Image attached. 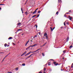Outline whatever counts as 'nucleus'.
Returning a JSON list of instances; mask_svg holds the SVG:
<instances>
[{
  "mask_svg": "<svg viewBox=\"0 0 73 73\" xmlns=\"http://www.w3.org/2000/svg\"><path fill=\"white\" fill-rule=\"evenodd\" d=\"M55 28V27H54L53 29H52V27H50V29L51 31L52 32L53 31V30Z\"/></svg>",
  "mask_w": 73,
  "mask_h": 73,
  "instance_id": "1",
  "label": "nucleus"
},
{
  "mask_svg": "<svg viewBox=\"0 0 73 73\" xmlns=\"http://www.w3.org/2000/svg\"><path fill=\"white\" fill-rule=\"evenodd\" d=\"M68 19H69V20H72V17H70V16H69L68 17Z\"/></svg>",
  "mask_w": 73,
  "mask_h": 73,
  "instance_id": "2",
  "label": "nucleus"
},
{
  "mask_svg": "<svg viewBox=\"0 0 73 73\" xmlns=\"http://www.w3.org/2000/svg\"><path fill=\"white\" fill-rule=\"evenodd\" d=\"M69 39V36H68L66 38V42H68Z\"/></svg>",
  "mask_w": 73,
  "mask_h": 73,
  "instance_id": "3",
  "label": "nucleus"
},
{
  "mask_svg": "<svg viewBox=\"0 0 73 73\" xmlns=\"http://www.w3.org/2000/svg\"><path fill=\"white\" fill-rule=\"evenodd\" d=\"M53 63L55 65L57 66L58 65V63H56V62H54Z\"/></svg>",
  "mask_w": 73,
  "mask_h": 73,
  "instance_id": "4",
  "label": "nucleus"
},
{
  "mask_svg": "<svg viewBox=\"0 0 73 73\" xmlns=\"http://www.w3.org/2000/svg\"><path fill=\"white\" fill-rule=\"evenodd\" d=\"M31 52H29L28 53H27L25 55V56H28V55H29L30 53H31Z\"/></svg>",
  "mask_w": 73,
  "mask_h": 73,
  "instance_id": "5",
  "label": "nucleus"
},
{
  "mask_svg": "<svg viewBox=\"0 0 73 73\" xmlns=\"http://www.w3.org/2000/svg\"><path fill=\"white\" fill-rule=\"evenodd\" d=\"M37 12V11L36 10H35L34 12L33 13V14H35V13H36V12Z\"/></svg>",
  "mask_w": 73,
  "mask_h": 73,
  "instance_id": "6",
  "label": "nucleus"
},
{
  "mask_svg": "<svg viewBox=\"0 0 73 73\" xmlns=\"http://www.w3.org/2000/svg\"><path fill=\"white\" fill-rule=\"evenodd\" d=\"M58 3H62V1H61V0H58Z\"/></svg>",
  "mask_w": 73,
  "mask_h": 73,
  "instance_id": "7",
  "label": "nucleus"
},
{
  "mask_svg": "<svg viewBox=\"0 0 73 73\" xmlns=\"http://www.w3.org/2000/svg\"><path fill=\"white\" fill-rule=\"evenodd\" d=\"M27 53V51H25L24 52L23 54V55H25V54Z\"/></svg>",
  "mask_w": 73,
  "mask_h": 73,
  "instance_id": "8",
  "label": "nucleus"
},
{
  "mask_svg": "<svg viewBox=\"0 0 73 73\" xmlns=\"http://www.w3.org/2000/svg\"><path fill=\"white\" fill-rule=\"evenodd\" d=\"M12 37H10L9 38H8V39L9 40H11V39H12Z\"/></svg>",
  "mask_w": 73,
  "mask_h": 73,
  "instance_id": "9",
  "label": "nucleus"
},
{
  "mask_svg": "<svg viewBox=\"0 0 73 73\" xmlns=\"http://www.w3.org/2000/svg\"><path fill=\"white\" fill-rule=\"evenodd\" d=\"M21 25V23L20 22L17 23V25Z\"/></svg>",
  "mask_w": 73,
  "mask_h": 73,
  "instance_id": "10",
  "label": "nucleus"
},
{
  "mask_svg": "<svg viewBox=\"0 0 73 73\" xmlns=\"http://www.w3.org/2000/svg\"><path fill=\"white\" fill-rule=\"evenodd\" d=\"M51 65V64L50 63V62H48V65L49 66V65Z\"/></svg>",
  "mask_w": 73,
  "mask_h": 73,
  "instance_id": "11",
  "label": "nucleus"
},
{
  "mask_svg": "<svg viewBox=\"0 0 73 73\" xmlns=\"http://www.w3.org/2000/svg\"><path fill=\"white\" fill-rule=\"evenodd\" d=\"M44 36H47V33H45L44 34Z\"/></svg>",
  "mask_w": 73,
  "mask_h": 73,
  "instance_id": "12",
  "label": "nucleus"
},
{
  "mask_svg": "<svg viewBox=\"0 0 73 73\" xmlns=\"http://www.w3.org/2000/svg\"><path fill=\"white\" fill-rule=\"evenodd\" d=\"M7 43H5L4 44L5 47H6L7 46Z\"/></svg>",
  "mask_w": 73,
  "mask_h": 73,
  "instance_id": "13",
  "label": "nucleus"
},
{
  "mask_svg": "<svg viewBox=\"0 0 73 73\" xmlns=\"http://www.w3.org/2000/svg\"><path fill=\"white\" fill-rule=\"evenodd\" d=\"M63 53H66V50H64V51H63Z\"/></svg>",
  "mask_w": 73,
  "mask_h": 73,
  "instance_id": "14",
  "label": "nucleus"
},
{
  "mask_svg": "<svg viewBox=\"0 0 73 73\" xmlns=\"http://www.w3.org/2000/svg\"><path fill=\"white\" fill-rule=\"evenodd\" d=\"M56 14L57 15H58V11H57L56 13Z\"/></svg>",
  "mask_w": 73,
  "mask_h": 73,
  "instance_id": "15",
  "label": "nucleus"
},
{
  "mask_svg": "<svg viewBox=\"0 0 73 73\" xmlns=\"http://www.w3.org/2000/svg\"><path fill=\"white\" fill-rule=\"evenodd\" d=\"M30 52H31V53H33L35 52V51L33 52L30 51Z\"/></svg>",
  "mask_w": 73,
  "mask_h": 73,
  "instance_id": "16",
  "label": "nucleus"
},
{
  "mask_svg": "<svg viewBox=\"0 0 73 73\" xmlns=\"http://www.w3.org/2000/svg\"><path fill=\"white\" fill-rule=\"evenodd\" d=\"M46 43H47V42H46L45 43H44V44L43 45V46H44V45H46Z\"/></svg>",
  "mask_w": 73,
  "mask_h": 73,
  "instance_id": "17",
  "label": "nucleus"
},
{
  "mask_svg": "<svg viewBox=\"0 0 73 73\" xmlns=\"http://www.w3.org/2000/svg\"><path fill=\"white\" fill-rule=\"evenodd\" d=\"M73 47V46H72V45H71L70 46V49L71 48H72Z\"/></svg>",
  "mask_w": 73,
  "mask_h": 73,
  "instance_id": "18",
  "label": "nucleus"
},
{
  "mask_svg": "<svg viewBox=\"0 0 73 73\" xmlns=\"http://www.w3.org/2000/svg\"><path fill=\"white\" fill-rule=\"evenodd\" d=\"M23 66H25V63H23L22 64Z\"/></svg>",
  "mask_w": 73,
  "mask_h": 73,
  "instance_id": "19",
  "label": "nucleus"
},
{
  "mask_svg": "<svg viewBox=\"0 0 73 73\" xmlns=\"http://www.w3.org/2000/svg\"><path fill=\"white\" fill-rule=\"evenodd\" d=\"M42 55L43 56H45V54H44V53H42Z\"/></svg>",
  "mask_w": 73,
  "mask_h": 73,
  "instance_id": "20",
  "label": "nucleus"
},
{
  "mask_svg": "<svg viewBox=\"0 0 73 73\" xmlns=\"http://www.w3.org/2000/svg\"><path fill=\"white\" fill-rule=\"evenodd\" d=\"M25 13L26 15H28V12L26 11Z\"/></svg>",
  "mask_w": 73,
  "mask_h": 73,
  "instance_id": "21",
  "label": "nucleus"
},
{
  "mask_svg": "<svg viewBox=\"0 0 73 73\" xmlns=\"http://www.w3.org/2000/svg\"><path fill=\"white\" fill-rule=\"evenodd\" d=\"M37 44H35V45H33V46L34 47V46H36V45H37Z\"/></svg>",
  "mask_w": 73,
  "mask_h": 73,
  "instance_id": "22",
  "label": "nucleus"
},
{
  "mask_svg": "<svg viewBox=\"0 0 73 73\" xmlns=\"http://www.w3.org/2000/svg\"><path fill=\"white\" fill-rule=\"evenodd\" d=\"M36 16V15H35L33 16L32 17V18H33V17H35V16Z\"/></svg>",
  "mask_w": 73,
  "mask_h": 73,
  "instance_id": "23",
  "label": "nucleus"
},
{
  "mask_svg": "<svg viewBox=\"0 0 73 73\" xmlns=\"http://www.w3.org/2000/svg\"><path fill=\"white\" fill-rule=\"evenodd\" d=\"M21 30H22V29H19L17 30V31L18 32V31H21Z\"/></svg>",
  "mask_w": 73,
  "mask_h": 73,
  "instance_id": "24",
  "label": "nucleus"
},
{
  "mask_svg": "<svg viewBox=\"0 0 73 73\" xmlns=\"http://www.w3.org/2000/svg\"><path fill=\"white\" fill-rule=\"evenodd\" d=\"M16 70H19V68H16Z\"/></svg>",
  "mask_w": 73,
  "mask_h": 73,
  "instance_id": "25",
  "label": "nucleus"
},
{
  "mask_svg": "<svg viewBox=\"0 0 73 73\" xmlns=\"http://www.w3.org/2000/svg\"><path fill=\"white\" fill-rule=\"evenodd\" d=\"M35 26H36V28H37V25H35Z\"/></svg>",
  "mask_w": 73,
  "mask_h": 73,
  "instance_id": "26",
  "label": "nucleus"
},
{
  "mask_svg": "<svg viewBox=\"0 0 73 73\" xmlns=\"http://www.w3.org/2000/svg\"><path fill=\"white\" fill-rule=\"evenodd\" d=\"M41 12V11H38V13H40Z\"/></svg>",
  "mask_w": 73,
  "mask_h": 73,
  "instance_id": "27",
  "label": "nucleus"
},
{
  "mask_svg": "<svg viewBox=\"0 0 73 73\" xmlns=\"http://www.w3.org/2000/svg\"><path fill=\"white\" fill-rule=\"evenodd\" d=\"M30 48V46H29V47H28V48H26V50H27V49H28V48Z\"/></svg>",
  "mask_w": 73,
  "mask_h": 73,
  "instance_id": "28",
  "label": "nucleus"
},
{
  "mask_svg": "<svg viewBox=\"0 0 73 73\" xmlns=\"http://www.w3.org/2000/svg\"><path fill=\"white\" fill-rule=\"evenodd\" d=\"M39 16H40V14L38 15L37 17H36V18H37V17H39Z\"/></svg>",
  "mask_w": 73,
  "mask_h": 73,
  "instance_id": "29",
  "label": "nucleus"
},
{
  "mask_svg": "<svg viewBox=\"0 0 73 73\" xmlns=\"http://www.w3.org/2000/svg\"><path fill=\"white\" fill-rule=\"evenodd\" d=\"M46 38L47 39H48V36L47 35L46 36Z\"/></svg>",
  "mask_w": 73,
  "mask_h": 73,
  "instance_id": "30",
  "label": "nucleus"
},
{
  "mask_svg": "<svg viewBox=\"0 0 73 73\" xmlns=\"http://www.w3.org/2000/svg\"><path fill=\"white\" fill-rule=\"evenodd\" d=\"M66 24L67 25H69V22H67L66 23Z\"/></svg>",
  "mask_w": 73,
  "mask_h": 73,
  "instance_id": "31",
  "label": "nucleus"
},
{
  "mask_svg": "<svg viewBox=\"0 0 73 73\" xmlns=\"http://www.w3.org/2000/svg\"><path fill=\"white\" fill-rule=\"evenodd\" d=\"M31 54V55H30V56H30V57H31V56H32V55H33V54Z\"/></svg>",
  "mask_w": 73,
  "mask_h": 73,
  "instance_id": "32",
  "label": "nucleus"
},
{
  "mask_svg": "<svg viewBox=\"0 0 73 73\" xmlns=\"http://www.w3.org/2000/svg\"><path fill=\"white\" fill-rule=\"evenodd\" d=\"M30 57H31L30 56H28L27 57V58H29Z\"/></svg>",
  "mask_w": 73,
  "mask_h": 73,
  "instance_id": "33",
  "label": "nucleus"
},
{
  "mask_svg": "<svg viewBox=\"0 0 73 73\" xmlns=\"http://www.w3.org/2000/svg\"><path fill=\"white\" fill-rule=\"evenodd\" d=\"M64 25H65V26H66V25H65V22H64Z\"/></svg>",
  "mask_w": 73,
  "mask_h": 73,
  "instance_id": "34",
  "label": "nucleus"
},
{
  "mask_svg": "<svg viewBox=\"0 0 73 73\" xmlns=\"http://www.w3.org/2000/svg\"><path fill=\"white\" fill-rule=\"evenodd\" d=\"M49 71H50L51 72L52 71V69H50Z\"/></svg>",
  "mask_w": 73,
  "mask_h": 73,
  "instance_id": "35",
  "label": "nucleus"
},
{
  "mask_svg": "<svg viewBox=\"0 0 73 73\" xmlns=\"http://www.w3.org/2000/svg\"><path fill=\"white\" fill-rule=\"evenodd\" d=\"M44 71H45L46 70V68H44Z\"/></svg>",
  "mask_w": 73,
  "mask_h": 73,
  "instance_id": "36",
  "label": "nucleus"
},
{
  "mask_svg": "<svg viewBox=\"0 0 73 73\" xmlns=\"http://www.w3.org/2000/svg\"><path fill=\"white\" fill-rule=\"evenodd\" d=\"M29 42V40H28V41H27V43H28V42Z\"/></svg>",
  "mask_w": 73,
  "mask_h": 73,
  "instance_id": "37",
  "label": "nucleus"
},
{
  "mask_svg": "<svg viewBox=\"0 0 73 73\" xmlns=\"http://www.w3.org/2000/svg\"><path fill=\"white\" fill-rule=\"evenodd\" d=\"M27 44H28V43H26V44H25V46H27Z\"/></svg>",
  "mask_w": 73,
  "mask_h": 73,
  "instance_id": "38",
  "label": "nucleus"
},
{
  "mask_svg": "<svg viewBox=\"0 0 73 73\" xmlns=\"http://www.w3.org/2000/svg\"><path fill=\"white\" fill-rule=\"evenodd\" d=\"M5 5V4H0V5Z\"/></svg>",
  "mask_w": 73,
  "mask_h": 73,
  "instance_id": "39",
  "label": "nucleus"
},
{
  "mask_svg": "<svg viewBox=\"0 0 73 73\" xmlns=\"http://www.w3.org/2000/svg\"><path fill=\"white\" fill-rule=\"evenodd\" d=\"M69 12H67V13H66V14H69Z\"/></svg>",
  "mask_w": 73,
  "mask_h": 73,
  "instance_id": "40",
  "label": "nucleus"
},
{
  "mask_svg": "<svg viewBox=\"0 0 73 73\" xmlns=\"http://www.w3.org/2000/svg\"><path fill=\"white\" fill-rule=\"evenodd\" d=\"M7 73H12V72H7Z\"/></svg>",
  "mask_w": 73,
  "mask_h": 73,
  "instance_id": "41",
  "label": "nucleus"
},
{
  "mask_svg": "<svg viewBox=\"0 0 73 73\" xmlns=\"http://www.w3.org/2000/svg\"><path fill=\"white\" fill-rule=\"evenodd\" d=\"M21 11H22V13H23V10H22V8H21Z\"/></svg>",
  "mask_w": 73,
  "mask_h": 73,
  "instance_id": "42",
  "label": "nucleus"
},
{
  "mask_svg": "<svg viewBox=\"0 0 73 73\" xmlns=\"http://www.w3.org/2000/svg\"><path fill=\"white\" fill-rule=\"evenodd\" d=\"M38 51V50H36L35 51V52H37Z\"/></svg>",
  "mask_w": 73,
  "mask_h": 73,
  "instance_id": "43",
  "label": "nucleus"
},
{
  "mask_svg": "<svg viewBox=\"0 0 73 73\" xmlns=\"http://www.w3.org/2000/svg\"><path fill=\"white\" fill-rule=\"evenodd\" d=\"M7 47L9 46V45H8V44H7Z\"/></svg>",
  "mask_w": 73,
  "mask_h": 73,
  "instance_id": "44",
  "label": "nucleus"
},
{
  "mask_svg": "<svg viewBox=\"0 0 73 73\" xmlns=\"http://www.w3.org/2000/svg\"><path fill=\"white\" fill-rule=\"evenodd\" d=\"M39 35H40V34H41L40 32H39Z\"/></svg>",
  "mask_w": 73,
  "mask_h": 73,
  "instance_id": "45",
  "label": "nucleus"
},
{
  "mask_svg": "<svg viewBox=\"0 0 73 73\" xmlns=\"http://www.w3.org/2000/svg\"><path fill=\"white\" fill-rule=\"evenodd\" d=\"M30 46V47H33V46Z\"/></svg>",
  "mask_w": 73,
  "mask_h": 73,
  "instance_id": "46",
  "label": "nucleus"
},
{
  "mask_svg": "<svg viewBox=\"0 0 73 73\" xmlns=\"http://www.w3.org/2000/svg\"><path fill=\"white\" fill-rule=\"evenodd\" d=\"M7 56H8V55H6L5 57V58H6V57H7Z\"/></svg>",
  "mask_w": 73,
  "mask_h": 73,
  "instance_id": "47",
  "label": "nucleus"
},
{
  "mask_svg": "<svg viewBox=\"0 0 73 73\" xmlns=\"http://www.w3.org/2000/svg\"><path fill=\"white\" fill-rule=\"evenodd\" d=\"M35 36H34V37H33V39H35Z\"/></svg>",
  "mask_w": 73,
  "mask_h": 73,
  "instance_id": "48",
  "label": "nucleus"
},
{
  "mask_svg": "<svg viewBox=\"0 0 73 73\" xmlns=\"http://www.w3.org/2000/svg\"><path fill=\"white\" fill-rule=\"evenodd\" d=\"M23 55H23V54H22L21 55V56H23Z\"/></svg>",
  "mask_w": 73,
  "mask_h": 73,
  "instance_id": "49",
  "label": "nucleus"
},
{
  "mask_svg": "<svg viewBox=\"0 0 73 73\" xmlns=\"http://www.w3.org/2000/svg\"><path fill=\"white\" fill-rule=\"evenodd\" d=\"M64 17H66V15L65 14L64 15Z\"/></svg>",
  "mask_w": 73,
  "mask_h": 73,
  "instance_id": "50",
  "label": "nucleus"
},
{
  "mask_svg": "<svg viewBox=\"0 0 73 73\" xmlns=\"http://www.w3.org/2000/svg\"><path fill=\"white\" fill-rule=\"evenodd\" d=\"M39 73H42V72H40Z\"/></svg>",
  "mask_w": 73,
  "mask_h": 73,
  "instance_id": "51",
  "label": "nucleus"
},
{
  "mask_svg": "<svg viewBox=\"0 0 73 73\" xmlns=\"http://www.w3.org/2000/svg\"><path fill=\"white\" fill-rule=\"evenodd\" d=\"M13 44H14V45H15V43H14L13 42Z\"/></svg>",
  "mask_w": 73,
  "mask_h": 73,
  "instance_id": "52",
  "label": "nucleus"
},
{
  "mask_svg": "<svg viewBox=\"0 0 73 73\" xmlns=\"http://www.w3.org/2000/svg\"><path fill=\"white\" fill-rule=\"evenodd\" d=\"M27 1H28V0L27 1L26 3H25V4H26V3H27Z\"/></svg>",
  "mask_w": 73,
  "mask_h": 73,
  "instance_id": "53",
  "label": "nucleus"
},
{
  "mask_svg": "<svg viewBox=\"0 0 73 73\" xmlns=\"http://www.w3.org/2000/svg\"><path fill=\"white\" fill-rule=\"evenodd\" d=\"M31 40H34V39H33V38H31Z\"/></svg>",
  "mask_w": 73,
  "mask_h": 73,
  "instance_id": "54",
  "label": "nucleus"
},
{
  "mask_svg": "<svg viewBox=\"0 0 73 73\" xmlns=\"http://www.w3.org/2000/svg\"><path fill=\"white\" fill-rule=\"evenodd\" d=\"M61 28H63V27H61Z\"/></svg>",
  "mask_w": 73,
  "mask_h": 73,
  "instance_id": "55",
  "label": "nucleus"
},
{
  "mask_svg": "<svg viewBox=\"0 0 73 73\" xmlns=\"http://www.w3.org/2000/svg\"><path fill=\"white\" fill-rule=\"evenodd\" d=\"M35 37H37V35H36L35 36H34Z\"/></svg>",
  "mask_w": 73,
  "mask_h": 73,
  "instance_id": "56",
  "label": "nucleus"
},
{
  "mask_svg": "<svg viewBox=\"0 0 73 73\" xmlns=\"http://www.w3.org/2000/svg\"><path fill=\"white\" fill-rule=\"evenodd\" d=\"M18 22H20V21H19V20H18Z\"/></svg>",
  "mask_w": 73,
  "mask_h": 73,
  "instance_id": "57",
  "label": "nucleus"
},
{
  "mask_svg": "<svg viewBox=\"0 0 73 73\" xmlns=\"http://www.w3.org/2000/svg\"><path fill=\"white\" fill-rule=\"evenodd\" d=\"M61 70L62 71L63 70H62V69H61Z\"/></svg>",
  "mask_w": 73,
  "mask_h": 73,
  "instance_id": "58",
  "label": "nucleus"
},
{
  "mask_svg": "<svg viewBox=\"0 0 73 73\" xmlns=\"http://www.w3.org/2000/svg\"><path fill=\"white\" fill-rule=\"evenodd\" d=\"M68 12H71V10L69 11H68Z\"/></svg>",
  "mask_w": 73,
  "mask_h": 73,
  "instance_id": "59",
  "label": "nucleus"
},
{
  "mask_svg": "<svg viewBox=\"0 0 73 73\" xmlns=\"http://www.w3.org/2000/svg\"><path fill=\"white\" fill-rule=\"evenodd\" d=\"M1 8L0 7V10H1Z\"/></svg>",
  "mask_w": 73,
  "mask_h": 73,
  "instance_id": "60",
  "label": "nucleus"
},
{
  "mask_svg": "<svg viewBox=\"0 0 73 73\" xmlns=\"http://www.w3.org/2000/svg\"><path fill=\"white\" fill-rule=\"evenodd\" d=\"M5 57L4 58H3V60H5Z\"/></svg>",
  "mask_w": 73,
  "mask_h": 73,
  "instance_id": "61",
  "label": "nucleus"
},
{
  "mask_svg": "<svg viewBox=\"0 0 73 73\" xmlns=\"http://www.w3.org/2000/svg\"><path fill=\"white\" fill-rule=\"evenodd\" d=\"M43 73H46L45 72V71H44L43 72Z\"/></svg>",
  "mask_w": 73,
  "mask_h": 73,
  "instance_id": "62",
  "label": "nucleus"
},
{
  "mask_svg": "<svg viewBox=\"0 0 73 73\" xmlns=\"http://www.w3.org/2000/svg\"><path fill=\"white\" fill-rule=\"evenodd\" d=\"M39 50V49H38V50H38H38Z\"/></svg>",
  "mask_w": 73,
  "mask_h": 73,
  "instance_id": "63",
  "label": "nucleus"
},
{
  "mask_svg": "<svg viewBox=\"0 0 73 73\" xmlns=\"http://www.w3.org/2000/svg\"><path fill=\"white\" fill-rule=\"evenodd\" d=\"M66 69H68V67H66Z\"/></svg>",
  "mask_w": 73,
  "mask_h": 73,
  "instance_id": "64",
  "label": "nucleus"
}]
</instances>
